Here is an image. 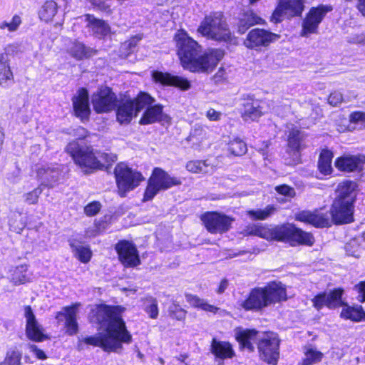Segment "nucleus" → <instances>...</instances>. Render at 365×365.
Wrapping results in <instances>:
<instances>
[{
    "mask_svg": "<svg viewBox=\"0 0 365 365\" xmlns=\"http://www.w3.org/2000/svg\"><path fill=\"white\" fill-rule=\"evenodd\" d=\"M251 26V17L250 15H245V19H240L238 24V31L240 34H243Z\"/></svg>",
    "mask_w": 365,
    "mask_h": 365,
    "instance_id": "5fc2aeb1",
    "label": "nucleus"
},
{
    "mask_svg": "<svg viewBox=\"0 0 365 365\" xmlns=\"http://www.w3.org/2000/svg\"><path fill=\"white\" fill-rule=\"evenodd\" d=\"M275 190L279 194L288 197H293L295 195L294 189L287 185H281L275 187Z\"/></svg>",
    "mask_w": 365,
    "mask_h": 365,
    "instance_id": "603ef678",
    "label": "nucleus"
},
{
    "mask_svg": "<svg viewBox=\"0 0 365 365\" xmlns=\"http://www.w3.org/2000/svg\"><path fill=\"white\" fill-rule=\"evenodd\" d=\"M180 184V179L170 176L161 168H155L148 180L143 200H151L160 191Z\"/></svg>",
    "mask_w": 365,
    "mask_h": 365,
    "instance_id": "9d476101",
    "label": "nucleus"
},
{
    "mask_svg": "<svg viewBox=\"0 0 365 365\" xmlns=\"http://www.w3.org/2000/svg\"><path fill=\"white\" fill-rule=\"evenodd\" d=\"M21 352L16 349H10L6 354L4 360L0 365H20L21 361Z\"/></svg>",
    "mask_w": 365,
    "mask_h": 365,
    "instance_id": "ea45409f",
    "label": "nucleus"
},
{
    "mask_svg": "<svg viewBox=\"0 0 365 365\" xmlns=\"http://www.w3.org/2000/svg\"><path fill=\"white\" fill-rule=\"evenodd\" d=\"M151 105L152 103L145 108L146 110L139 121L140 125H149L163 119V106L159 104L153 106Z\"/></svg>",
    "mask_w": 365,
    "mask_h": 365,
    "instance_id": "cd10ccee",
    "label": "nucleus"
},
{
    "mask_svg": "<svg viewBox=\"0 0 365 365\" xmlns=\"http://www.w3.org/2000/svg\"><path fill=\"white\" fill-rule=\"evenodd\" d=\"M296 219L317 227H326L330 225L328 215L319 212L302 211L297 215Z\"/></svg>",
    "mask_w": 365,
    "mask_h": 365,
    "instance_id": "b1692460",
    "label": "nucleus"
},
{
    "mask_svg": "<svg viewBox=\"0 0 365 365\" xmlns=\"http://www.w3.org/2000/svg\"><path fill=\"white\" fill-rule=\"evenodd\" d=\"M304 0H279L269 18L274 24L281 23L284 19L301 17L305 8Z\"/></svg>",
    "mask_w": 365,
    "mask_h": 365,
    "instance_id": "ddd939ff",
    "label": "nucleus"
},
{
    "mask_svg": "<svg viewBox=\"0 0 365 365\" xmlns=\"http://www.w3.org/2000/svg\"><path fill=\"white\" fill-rule=\"evenodd\" d=\"M121 263L126 267H135L140 262L138 250L133 243L127 240L120 241L115 246Z\"/></svg>",
    "mask_w": 365,
    "mask_h": 365,
    "instance_id": "dca6fc26",
    "label": "nucleus"
},
{
    "mask_svg": "<svg viewBox=\"0 0 365 365\" xmlns=\"http://www.w3.org/2000/svg\"><path fill=\"white\" fill-rule=\"evenodd\" d=\"M235 334L237 341L242 348L251 349V329H244L242 327L235 329Z\"/></svg>",
    "mask_w": 365,
    "mask_h": 365,
    "instance_id": "4c0bfd02",
    "label": "nucleus"
},
{
    "mask_svg": "<svg viewBox=\"0 0 365 365\" xmlns=\"http://www.w3.org/2000/svg\"><path fill=\"white\" fill-rule=\"evenodd\" d=\"M354 289L358 292V300L363 302L365 301V281L360 282L354 286Z\"/></svg>",
    "mask_w": 365,
    "mask_h": 365,
    "instance_id": "13d9d810",
    "label": "nucleus"
},
{
    "mask_svg": "<svg viewBox=\"0 0 365 365\" xmlns=\"http://www.w3.org/2000/svg\"><path fill=\"white\" fill-rule=\"evenodd\" d=\"M364 164V155H344L338 158L334 163L336 168L344 172L362 170Z\"/></svg>",
    "mask_w": 365,
    "mask_h": 365,
    "instance_id": "412c9836",
    "label": "nucleus"
},
{
    "mask_svg": "<svg viewBox=\"0 0 365 365\" xmlns=\"http://www.w3.org/2000/svg\"><path fill=\"white\" fill-rule=\"evenodd\" d=\"M332 10L333 6L331 4H320L311 7L302 20L300 36L307 37L311 34H317L319 26L327 14Z\"/></svg>",
    "mask_w": 365,
    "mask_h": 365,
    "instance_id": "f8f14e48",
    "label": "nucleus"
},
{
    "mask_svg": "<svg viewBox=\"0 0 365 365\" xmlns=\"http://www.w3.org/2000/svg\"><path fill=\"white\" fill-rule=\"evenodd\" d=\"M197 31L203 36L217 41L232 42L233 40L221 12H212L207 15Z\"/></svg>",
    "mask_w": 365,
    "mask_h": 365,
    "instance_id": "423d86ee",
    "label": "nucleus"
},
{
    "mask_svg": "<svg viewBox=\"0 0 365 365\" xmlns=\"http://www.w3.org/2000/svg\"><path fill=\"white\" fill-rule=\"evenodd\" d=\"M43 191L42 186L41 185L35 188L34 190L26 193L24 195V201L29 205H34L37 203L39 195L41 194Z\"/></svg>",
    "mask_w": 365,
    "mask_h": 365,
    "instance_id": "09e8293b",
    "label": "nucleus"
},
{
    "mask_svg": "<svg viewBox=\"0 0 365 365\" xmlns=\"http://www.w3.org/2000/svg\"><path fill=\"white\" fill-rule=\"evenodd\" d=\"M201 220L211 233H223L228 231L232 222V219L228 216L215 212L204 214Z\"/></svg>",
    "mask_w": 365,
    "mask_h": 365,
    "instance_id": "4468645a",
    "label": "nucleus"
},
{
    "mask_svg": "<svg viewBox=\"0 0 365 365\" xmlns=\"http://www.w3.org/2000/svg\"><path fill=\"white\" fill-rule=\"evenodd\" d=\"M92 312L93 321L98 323L103 331L80 339L77 345L78 350H83L86 344L101 347L105 351L118 352L123 348L122 344L132 342V335L121 317L119 307L100 304Z\"/></svg>",
    "mask_w": 365,
    "mask_h": 365,
    "instance_id": "f257e3e1",
    "label": "nucleus"
},
{
    "mask_svg": "<svg viewBox=\"0 0 365 365\" xmlns=\"http://www.w3.org/2000/svg\"><path fill=\"white\" fill-rule=\"evenodd\" d=\"M241 306L245 309V310H250L251 309V293L248 296L247 299L243 302L241 304Z\"/></svg>",
    "mask_w": 365,
    "mask_h": 365,
    "instance_id": "0e129e2a",
    "label": "nucleus"
},
{
    "mask_svg": "<svg viewBox=\"0 0 365 365\" xmlns=\"http://www.w3.org/2000/svg\"><path fill=\"white\" fill-rule=\"evenodd\" d=\"M334 157L333 153L327 149H323L318 160V169L323 175H330L333 170L331 161Z\"/></svg>",
    "mask_w": 365,
    "mask_h": 365,
    "instance_id": "c756f323",
    "label": "nucleus"
},
{
    "mask_svg": "<svg viewBox=\"0 0 365 365\" xmlns=\"http://www.w3.org/2000/svg\"><path fill=\"white\" fill-rule=\"evenodd\" d=\"M228 284H229V283H228L227 279H223L220 282V285H219V287H218V289H217V292L218 294H222V293H223V292L225 291V289L227 288V287H228Z\"/></svg>",
    "mask_w": 365,
    "mask_h": 365,
    "instance_id": "680f3d73",
    "label": "nucleus"
},
{
    "mask_svg": "<svg viewBox=\"0 0 365 365\" xmlns=\"http://www.w3.org/2000/svg\"><path fill=\"white\" fill-rule=\"evenodd\" d=\"M85 18L87 22V27L98 38H103L110 32V26L105 21L96 19L91 14H86Z\"/></svg>",
    "mask_w": 365,
    "mask_h": 365,
    "instance_id": "bb28decb",
    "label": "nucleus"
},
{
    "mask_svg": "<svg viewBox=\"0 0 365 365\" xmlns=\"http://www.w3.org/2000/svg\"><path fill=\"white\" fill-rule=\"evenodd\" d=\"M94 110L97 113H106L117 106L115 93H95L92 97Z\"/></svg>",
    "mask_w": 365,
    "mask_h": 365,
    "instance_id": "6ab92c4d",
    "label": "nucleus"
},
{
    "mask_svg": "<svg viewBox=\"0 0 365 365\" xmlns=\"http://www.w3.org/2000/svg\"><path fill=\"white\" fill-rule=\"evenodd\" d=\"M344 290L341 288L334 289L329 292H324L316 295L312 299L314 307L319 310L324 307L335 309L342 307L340 316L345 319L353 322H361L365 318V312L361 306H349L342 301Z\"/></svg>",
    "mask_w": 365,
    "mask_h": 365,
    "instance_id": "39448f33",
    "label": "nucleus"
},
{
    "mask_svg": "<svg viewBox=\"0 0 365 365\" xmlns=\"http://www.w3.org/2000/svg\"><path fill=\"white\" fill-rule=\"evenodd\" d=\"M88 93H78L73 98V108L75 115L82 121L87 120L91 114Z\"/></svg>",
    "mask_w": 365,
    "mask_h": 365,
    "instance_id": "5701e85b",
    "label": "nucleus"
},
{
    "mask_svg": "<svg viewBox=\"0 0 365 365\" xmlns=\"http://www.w3.org/2000/svg\"><path fill=\"white\" fill-rule=\"evenodd\" d=\"M342 101L341 93H330L328 97V103L334 106H338Z\"/></svg>",
    "mask_w": 365,
    "mask_h": 365,
    "instance_id": "4d7b16f0",
    "label": "nucleus"
},
{
    "mask_svg": "<svg viewBox=\"0 0 365 365\" xmlns=\"http://www.w3.org/2000/svg\"><path fill=\"white\" fill-rule=\"evenodd\" d=\"M61 175V169L57 165H44L37 170V177L42 187H53L58 182Z\"/></svg>",
    "mask_w": 365,
    "mask_h": 365,
    "instance_id": "aec40b11",
    "label": "nucleus"
},
{
    "mask_svg": "<svg viewBox=\"0 0 365 365\" xmlns=\"http://www.w3.org/2000/svg\"><path fill=\"white\" fill-rule=\"evenodd\" d=\"M57 3L53 0L46 1L38 11V16L41 20L49 22L53 20L58 11Z\"/></svg>",
    "mask_w": 365,
    "mask_h": 365,
    "instance_id": "2f4dec72",
    "label": "nucleus"
},
{
    "mask_svg": "<svg viewBox=\"0 0 365 365\" xmlns=\"http://www.w3.org/2000/svg\"><path fill=\"white\" fill-rule=\"evenodd\" d=\"M175 41L182 66L191 72L210 73L224 56V51L219 48L202 51V46L183 30L178 31Z\"/></svg>",
    "mask_w": 365,
    "mask_h": 365,
    "instance_id": "f03ea898",
    "label": "nucleus"
},
{
    "mask_svg": "<svg viewBox=\"0 0 365 365\" xmlns=\"http://www.w3.org/2000/svg\"><path fill=\"white\" fill-rule=\"evenodd\" d=\"M114 173L118 193L121 197H125L128 192L138 187L144 179L140 173L123 163L115 166Z\"/></svg>",
    "mask_w": 365,
    "mask_h": 365,
    "instance_id": "9b49d317",
    "label": "nucleus"
},
{
    "mask_svg": "<svg viewBox=\"0 0 365 365\" xmlns=\"http://www.w3.org/2000/svg\"><path fill=\"white\" fill-rule=\"evenodd\" d=\"M186 169L187 171L192 173H212L214 171V168L208 164L206 160H190L187 163Z\"/></svg>",
    "mask_w": 365,
    "mask_h": 365,
    "instance_id": "72a5a7b5",
    "label": "nucleus"
},
{
    "mask_svg": "<svg viewBox=\"0 0 365 365\" xmlns=\"http://www.w3.org/2000/svg\"><path fill=\"white\" fill-rule=\"evenodd\" d=\"M245 44L247 48L251 47V31H249L247 36V39L245 41Z\"/></svg>",
    "mask_w": 365,
    "mask_h": 365,
    "instance_id": "774afa93",
    "label": "nucleus"
},
{
    "mask_svg": "<svg viewBox=\"0 0 365 365\" xmlns=\"http://www.w3.org/2000/svg\"><path fill=\"white\" fill-rule=\"evenodd\" d=\"M24 316L26 319V334L27 337L34 341H42L46 338L43 327L37 322L30 306L24 307Z\"/></svg>",
    "mask_w": 365,
    "mask_h": 365,
    "instance_id": "a211bd4d",
    "label": "nucleus"
},
{
    "mask_svg": "<svg viewBox=\"0 0 365 365\" xmlns=\"http://www.w3.org/2000/svg\"><path fill=\"white\" fill-rule=\"evenodd\" d=\"M170 316L178 320H182L185 318L186 311L182 309L178 304L173 303L169 308Z\"/></svg>",
    "mask_w": 365,
    "mask_h": 365,
    "instance_id": "8fccbe9b",
    "label": "nucleus"
},
{
    "mask_svg": "<svg viewBox=\"0 0 365 365\" xmlns=\"http://www.w3.org/2000/svg\"><path fill=\"white\" fill-rule=\"evenodd\" d=\"M280 35L264 29H252V48L267 47L277 41Z\"/></svg>",
    "mask_w": 365,
    "mask_h": 365,
    "instance_id": "393cba45",
    "label": "nucleus"
},
{
    "mask_svg": "<svg viewBox=\"0 0 365 365\" xmlns=\"http://www.w3.org/2000/svg\"><path fill=\"white\" fill-rule=\"evenodd\" d=\"M252 235L267 240L289 242L292 245H312L314 238L311 233L297 228L292 224L276 226L272 229L252 224Z\"/></svg>",
    "mask_w": 365,
    "mask_h": 365,
    "instance_id": "20e7f679",
    "label": "nucleus"
},
{
    "mask_svg": "<svg viewBox=\"0 0 365 365\" xmlns=\"http://www.w3.org/2000/svg\"><path fill=\"white\" fill-rule=\"evenodd\" d=\"M275 210L273 205H268L264 209L252 210V219L263 220L269 217Z\"/></svg>",
    "mask_w": 365,
    "mask_h": 365,
    "instance_id": "de8ad7c7",
    "label": "nucleus"
},
{
    "mask_svg": "<svg viewBox=\"0 0 365 365\" xmlns=\"http://www.w3.org/2000/svg\"><path fill=\"white\" fill-rule=\"evenodd\" d=\"M155 100L148 93H139L134 100H125L118 106L117 120L120 124H128L132 118Z\"/></svg>",
    "mask_w": 365,
    "mask_h": 365,
    "instance_id": "1a4fd4ad",
    "label": "nucleus"
},
{
    "mask_svg": "<svg viewBox=\"0 0 365 365\" xmlns=\"http://www.w3.org/2000/svg\"><path fill=\"white\" fill-rule=\"evenodd\" d=\"M13 74L11 71L9 60L6 55L0 56V84L6 87L12 81Z\"/></svg>",
    "mask_w": 365,
    "mask_h": 365,
    "instance_id": "473e14b6",
    "label": "nucleus"
},
{
    "mask_svg": "<svg viewBox=\"0 0 365 365\" xmlns=\"http://www.w3.org/2000/svg\"><path fill=\"white\" fill-rule=\"evenodd\" d=\"M228 150L234 155H242L247 152V148L242 140L235 138L228 144Z\"/></svg>",
    "mask_w": 365,
    "mask_h": 365,
    "instance_id": "37998d69",
    "label": "nucleus"
},
{
    "mask_svg": "<svg viewBox=\"0 0 365 365\" xmlns=\"http://www.w3.org/2000/svg\"><path fill=\"white\" fill-rule=\"evenodd\" d=\"M356 8L361 15L365 18V0H357Z\"/></svg>",
    "mask_w": 365,
    "mask_h": 365,
    "instance_id": "052dcab7",
    "label": "nucleus"
},
{
    "mask_svg": "<svg viewBox=\"0 0 365 365\" xmlns=\"http://www.w3.org/2000/svg\"><path fill=\"white\" fill-rule=\"evenodd\" d=\"M66 150L75 163L85 170L108 168L117 160L116 155L113 153L95 150L91 147L81 145L77 141L69 143Z\"/></svg>",
    "mask_w": 365,
    "mask_h": 365,
    "instance_id": "7ed1b4c3",
    "label": "nucleus"
},
{
    "mask_svg": "<svg viewBox=\"0 0 365 365\" xmlns=\"http://www.w3.org/2000/svg\"><path fill=\"white\" fill-rule=\"evenodd\" d=\"M21 24V16L19 14H14L10 21L4 20L0 22V30L14 33L19 30Z\"/></svg>",
    "mask_w": 365,
    "mask_h": 365,
    "instance_id": "58836bf2",
    "label": "nucleus"
},
{
    "mask_svg": "<svg viewBox=\"0 0 365 365\" xmlns=\"http://www.w3.org/2000/svg\"><path fill=\"white\" fill-rule=\"evenodd\" d=\"M27 346L29 349L33 352L38 359L45 360L47 359V356L44 351L39 349L35 344H29Z\"/></svg>",
    "mask_w": 365,
    "mask_h": 365,
    "instance_id": "6e6d98bb",
    "label": "nucleus"
},
{
    "mask_svg": "<svg viewBox=\"0 0 365 365\" xmlns=\"http://www.w3.org/2000/svg\"><path fill=\"white\" fill-rule=\"evenodd\" d=\"M101 208V205L99 202L93 201L88 203L84 207V212L87 216H94L99 212Z\"/></svg>",
    "mask_w": 365,
    "mask_h": 365,
    "instance_id": "3c124183",
    "label": "nucleus"
},
{
    "mask_svg": "<svg viewBox=\"0 0 365 365\" xmlns=\"http://www.w3.org/2000/svg\"><path fill=\"white\" fill-rule=\"evenodd\" d=\"M28 267L26 264H22L16 267L11 277V281L15 284L19 285L30 282L31 278L26 274Z\"/></svg>",
    "mask_w": 365,
    "mask_h": 365,
    "instance_id": "c9c22d12",
    "label": "nucleus"
},
{
    "mask_svg": "<svg viewBox=\"0 0 365 365\" xmlns=\"http://www.w3.org/2000/svg\"><path fill=\"white\" fill-rule=\"evenodd\" d=\"M77 133L76 134L79 138H83L86 136L87 131L82 127H78L76 129Z\"/></svg>",
    "mask_w": 365,
    "mask_h": 365,
    "instance_id": "69168bd1",
    "label": "nucleus"
},
{
    "mask_svg": "<svg viewBox=\"0 0 365 365\" xmlns=\"http://www.w3.org/2000/svg\"><path fill=\"white\" fill-rule=\"evenodd\" d=\"M303 133L299 130L293 129L289 132L288 136V145L294 151L299 152L301 150V140Z\"/></svg>",
    "mask_w": 365,
    "mask_h": 365,
    "instance_id": "79ce46f5",
    "label": "nucleus"
},
{
    "mask_svg": "<svg viewBox=\"0 0 365 365\" xmlns=\"http://www.w3.org/2000/svg\"><path fill=\"white\" fill-rule=\"evenodd\" d=\"M69 53L76 59L81 60L88 58L96 53L93 48L86 47L80 42H73L68 48Z\"/></svg>",
    "mask_w": 365,
    "mask_h": 365,
    "instance_id": "7c9ffc66",
    "label": "nucleus"
},
{
    "mask_svg": "<svg viewBox=\"0 0 365 365\" xmlns=\"http://www.w3.org/2000/svg\"><path fill=\"white\" fill-rule=\"evenodd\" d=\"M286 299L285 287L281 282H273L264 287L252 289V309H259Z\"/></svg>",
    "mask_w": 365,
    "mask_h": 365,
    "instance_id": "0eeeda50",
    "label": "nucleus"
},
{
    "mask_svg": "<svg viewBox=\"0 0 365 365\" xmlns=\"http://www.w3.org/2000/svg\"><path fill=\"white\" fill-rule=\"evenodd\" d=\"M108 0H90L93 9L101 11L109 12L110 5L107 3Z\"/></svg>",
    "mask_w": 365,
    "mask_h": 365,
    "instance_id": "864d4df0",
    "label": "nucleus"
},
{
    "mask_svg": "<svg viewBox=\"0 0 365 365\" xmlns=\"http://www.w3.org/2000/svg\"><path fill=\"white\" fill-rule=\"evenodd\" d=\"M212 352L218 358H231L234 355V351L231 344L226 341L212 339L211 345Z\"/></svg>",
    "mask_w": 365,
    "mask_h": 365,
    "instance_id": "c85d7f7f",
    "label": "nucleus"
},
{
    "mask_svg": "<svg viewBox=\"0 0 365 365\" xmlns=\"http://www.w3.org/2000/svg\"><path fill=\"white\" fill-rule=\"evenodd\" d=\"M259 332L252 329V341L257 339V346L261 359L269 364L276 365L279 357V339L276 333L265 331L258 336Z\"/></svg>",
    "mask_w": 365,
    "mask_h": 365,
    "instance_id": "6e6552de",
    "label": "nucleus"
},
{
    "mask_svg": "<svg viewBox=\"0 0 365 365\" xmlns=\"http://www.w3.org/2000/svg\"><path fill=\"white\" fill-rule=\"evenodd\" d=\"M350 125L353 128H365V112L355 111L349 115Z\"/></svg>",
    "mask_w": 365,
    "mask_h": 365,
    "instance_id": "c03bdc74",
    "label": "nucleus"
},
{
    "mask_svg": "<svg viewBox=\"0 0 365 365\" xmlns=\"http://www.w3.org/2000/svg\"><path fill=\"white\" fill-rule=\"evenodd\" d=\"M81 305V303L76 302L71 306L64 307L56 314V319L58 322L65 320L66 333L70 336L74 335L78 331L77 314Z\"/></svg>",
    "mask_w": 365,
    "mask_h": 365,
    "instance_id": "2eb2a0df",
    "label": "nucleus"
},
{
    "mask_svg": "<svg viewBox=\"0 0 365 365\" xmlns=\"http://www.w3.org/2000/svg\"><path fill=\"white\" fill-rule=\"evenodd\" d=\"M354 204L335 200L331 207V215L336 224H346L353 221Z\"/></svg>",
    "mask_w": 365,
    "mask_h": 365,
    "instance_id": "f3484780",
    "label": "nucleus"
},
{
    "mask_svg": "<svg viewBox=\"0 0 365 365\" xmlns=\"http://www.w3.org/2000/svg\"><path fill=\"white\" fill-rule=\"evenodd\" d=\"M305 359L304 360V365H311L314 363H317L321 361L322 354L321 352L313 349H309L305 353Z\"/></svg>",
    "mask_w": 365,
    "mask_h": 365,
    "instance_id": "49530a36",
    "label": "nucleus"
},
{
    "mask_svg": "<svg viewBox=\"0 0 365 365\" xmlns=\"http://www.w3.org/2000/svg\"><path fill=\"white\" fill-rule=\"evenodd\" d=\"M357 184L351 180L340 182L336 188L337 197L335 200H341L344 202L354 204L356 198Z\"/></svg>",
    "mask_w": 365,
    "mask_h": 365,
    "instance_id": "a878e982",
    "label": "nucleus"
},
{
    "mask_svg": "<svg viewBox=\"0 0 365 365\" xmlns=\"http://www.w3.org/2000/svg\"><path fill=\"white\" fill-rule=\"evenodd\" d=\"M185 299L187 302L192 307L200 308L204 311L217 313L219 309L218 307L208 304L205 300L200 299L196 295L191 294H186Z\"/></svg>",
    "mask_w": 365,
    "mask_h": 365,
    "instance_id": "f704fd0d",
    "label": "nucleus"
},
{
    "mask_svg": "<svg viewBox=\"0 0 365 365\" xmlns=\"http://www.w3.org/2000/svg\"><path fill=\"white\" fill-rule=\"evenodd\" d=\"M222 113L215 110L213 108H210L206 112V117L210 120V121H218L221 119L222 117Z\"/></svg>",
    "mask_w": 365,
    "mask_h": 365,
    "instance_id": "bf43d9fd",
    "label": "nucleus"
},
{
    "mask_svg": "<svg viewBox=\"0 0 365 365\" xmlns=\"http://www.w3.org/2000/svg\"><path fill=\"white\" fill-rule=\"evenodd\" d=\"M153 78L157 82L165 86H173L182 90H187L190 88V82L187 79L178 76H173L168 73L154 71Z\"/></svg>",
    "mask_w": 365,
    "mask_h": 365,
    "instance_id": "4be33fe9",
    "label": "nucleus"
},
{
    "mask_svg": "<svg viewBox=\"0 0 365 365\" xmlns=\"http://www.w3.org/2000/svg\"><path fill=\"white\" fill-rule=\"evenodd\" d=\"M143 309L151 319H156L158 316V302L152 296H147L141 299Z\"/></svg>",
    "mask_w": 365,
    "mask_h": 365,
    "instance_id": "e433bc0d",
    "label": "nucleus"
},
{
    "mask_svg": "<svg viewBox=\"0 0 365 365\" xmlns=\"http://www.w3.org/2000/svg\"><path fill=\"white\" fill-rule=\"evenodd\" d=\"M76 257L83 263L88 262L91 258V251L87 247L78 245L73 247Z\"/></svg>",
    "mask_w": 365,
    "mask_h": 365,
    "instance_id": "a18cd8bd",
    "label": "nucleus"
},
{
    "mask_svg": "<svg viewBox=\"0 0 365 365\" xmlns=\"http://www.w3.org/2000/svg\"><path fill=\"white\" fill-rule=\"evenodd\" d=\"M255 103L252 100V120H255L257 118L259 117L262 112V110H259L257 108L255 107Z\"/></svg>",
    "mask_w": 365,
    "mask_h": 365,
    "instance_id": "e2e57ef3",
    "label": "nucleus"
},
{
    "mask_svg": "<svg viewBox=\"0 0 365 365\" xmlns=\"http://www.w3.org/2000/svg\"><path fill=\"white\" fill-rule=\"evenodd\" d=\"M264 23L265 22L262 19L252 13V25Z\"/></svg>",
    "mask_w": 365,
    "mask_h": 365,
    "instance_id": "338daca9",
    "label": "nucleus"
},
{
    "mask_svg": "<svg viewBox=\"0 0 365 365\" xmlns=\"http://www.w3.org/2000/svg\"><path fill=\"white\" fill-rule=\"evenodd\" d=\"M10 230L21 233L26 225L24 217L20 213H14L9 220V222Z\"/></svg>",
    "mask_w": 365,
    "mask_h": 365,
    "instance_id": "a19ab883",
    "label": "nucleus"
}]
</instances>
